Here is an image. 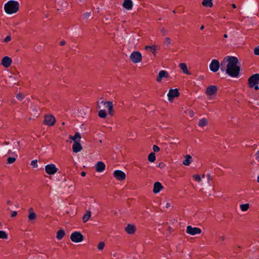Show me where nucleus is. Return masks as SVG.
<instances>
[{"label": "nucleus", "mask_w": 259, "mask_h": 259, "mask_svg": "<svg viewBox=\"0 0 259 259\" xmlns=\"http://www.w3.org/2000/svg\"><path fill=\"white\" fill-rule=\"evenodd\" d=\"M221 70L231 77H237L240 71V63L237 57L226 56L221 63Z\"/></svg>", "instance_id": "1"}, {"label": "nucleus", "mask_w": 259, "mask_h": 259, "mask_svg": "<svg viewBox=\"0 0 259 259\" xmlns=\"http://www.w3.org/2000/svg\"><path fill=\"white\" fill-rule=\"evenodd\" d=\"M19 8V4L18 2L15 1H9L4 5V10L8 14H13L16 13Z\"/></svg>", "instance_id": "2"}, {"label": "nucleus", "mask_w": 259, "mask_h": 259, "mask_svg": "<svg viewBox=\"0 0 259 259\" xmlns=\"http://www.w3.org/2000/svg\"><path fill=\"white\" fill-rule=\"evenodd\" d=\"M69 139L74 141L72 146L73 151L75 153L79 152L82 149V146L80 143L81 139L80 134L77 132L74 136H69Z\"/></svg>", "instance_id": "3"}, {"label": "nucleus", "mask_w": 259, "mask_h": 259, "mask_svg": "<svg viewBox=\"0 0 259 259\" xmlns=\"http://www.w3.org/2000/svg\"><path fill=\"white\" fill-rule=\"evenodd\" d=\"M249 88H254L255 90H259V74L255 73L249 77L248 79Z\"/></svg>", "instance_id": "4"}, {"label": "nucleus", "mask_w": 259, "mask_h": 259, "mask_svg": "<svg viewBox=\"0 0 259 259\" xmlns=\"http://www.w3.org/2000/svg\"><path fill=\"white\" fill-rule=\"evenodd\" d=\"M113 103L111 101H101L98 102L97 107L100 109L102 107L106 108L109 115L112 116L113 115Z\"/></svg>", "instance_id": "5"}, {"label": "nucleus", "mask_w": 259, "mask_h": 259, "mask_svg": "<svg viewBox=\"0 0 259 259\" xmlns=\"http://www.w3.org/2000/svg\"><path fill=\"white\" fill-rule=\"evenodd\" d=\"M217 91L218 88L217 86L211 85L206 88L205 93L209 100H212L215 98Z\"/></svg>", "instance_id": "6"}, {"label": "nucleus", "mask_w": 259, "mask_h": 259, "mask_svg": "<svg viewBox=\"0 0 259 259\" xmlns=\"http://www.w3.org/2000/svg\"><path fill=\"white\" fill-rule=\"evenodd\" d=\"M70 239L74 243H79L83 240V236L80 232L75 231L71 233Z\"/></svg>", "instance_id": "7"}, {"label": "nucleus", "mask_w": 259, "mask_h": 259, "mask_svg": "<svg viewBox=\"0 0 259 259\" xmlns=\"http://www.w3.org/2000/svg\"><path fill=\"white\" fill-rule=\"evenodd\" d=\"M130 59L134 63H139L142 59V54L138 51L133 52L130 55Z\"/></svg>", "instance_id": "8"}, {"label": "nucleus", "mask_w": 259, "mask_h": 259, "mask_svg": "<svg viewBox=\"0 0 259 259\" xmlns=\"http://www.w3.org/2000/svg\"><path fill=\"white\" fill-rule=\"evenodd\" d=\"M46 172L50 175H54L58 171V169L54 164H48L45 167Z\"/></svg>", "instance_id": "9"}, {"label": "nucleus", "mask_w": 259, "mask_h": 259, "mask_svg": "<svg viewBox=\"0 0 259 259\" xmlns=\"http://www.w3.org/2000/svg\"><path fill=\"white\" fill-rule=\"evenodd\" d=\"M186 232L187 234L194 236L200 234L202 231L198 227H192L191 226L189 225L186 227Z\"/></svg>", "instance_id": "10"}, {"label": "nucleus", "mask_w": 259, "mask_h": 259, "mask_svg": "<svg viewBox=\"0 0 259 259\" xmlns=\"http://www.w3.org/2000/svg\"><path fill=\"white\" fill-rule=\"evenodd\" d=\"M55 122L56 118L53 115L49 114L45 116L44 123L45 125L52 126L55 124Z\"/></svg>", "instance_id": "11"}, {"label": "nucleus", "mask_w": 259, "mask_h": 259, "mask_svg": "<svg viewBox=\"0 0 259 259\" xmlns=\"http://www.w3.org/2000/svg\"><path fill=\"white\" fill-rule=\"evenodd\" d=\"M221 68V64L218 60L213 59L209 64V69L213 72H217Z\"/></svg>", "instance_id": "12"}, {"label": "nucleus", "mask_w": 259, "mask_h": 259, "mask_svg": "<svg viewBox=\"0 0 259 259\" xmlns=\"http://www.w3.org/2000/svg\"><path fill=\"white\" fill-rule=\"evenodd\" d=\"M179 96V92L177 89H170L167 94L168 99L169 101L172 102L174 98Z\"/></svg>", "instance_id": "13"}, {"label": "nucleus", "mask_w": 259, "mask_h": 259, "mask_svg": "<svg viewBox=\"0 0 259 259\" xmlns=\"http://www.w3.org/2000/svg\"><path fill=\"white\" fill-rule=\"evenodd\" d=\"M113 176L117 180L119 181L124 180L126 178L125 174L120 170H115L114 171Z\"/></svg>", "instance_id": "14"}, {"label": "nucleus", "mask_w": 259, "mask_h": 259, "mask_svg": "<svg viewBox=\"0 0 259 259\" xmlns=\"http://www.w3.org/2000/svg\"><path fill=\"white\" fill-rule=\"evenodd\" d=\"M28 221L30 223H34L36 219V214L33 211V208L31 207L28 209Z\"/></svg>", "instance_id": "15"}, {"label": "nucleus", "mask_w": 259, "mask_h": 259, "mask_svg": "<svg viewBox=\"0 0 259 259\" xmlns=\"http://www.w3.org/2000/svg\"><path fill=\"white\" fill-rule=\"evenodd\" d=\"M12 63V59L8 56H5L2 59L1 64L4 67L8 68L11 65Z\"/></svg>", "instance_id": "16"}, {"label": "nucleus", "mask_w": 259, "mask_h": 259, "mask_svg": "<svg viewBox=\"0 0 259 259\" xmlns=\"http://www.w3.org/2000/svg\"><path fill=\"white\" fill-rule=\"evenodd\" d=\"M159 48V47L155 45L152 46H146L145 47V50L151 52L154 56H156V50Z\"/></svg>", "instance_id": "17"}, {"label": "nucleus", "mask_w": 259, "mask_h": 259, "mask_svg": "<svg viewBox=\"0 0 259 259\" xmlns=\"http://www.w3.org/2000/svg\"><path fill=\"white\" fill-rule=\"evenodd\" d=\"M163 187L161 184L159 182H156L154 184L153 192L154 194L158 193L162 189Z\"/></svg>", "instance_id": "18"}, {"label": "nucleus", "mask_w": 259, "mask_h": 259, "mask_svg": "<svg viewBox=\"0 0 259 259\" xmlns=\"http://www.w3.org/2000/svg\"><path fill=\"white\" fill-rule=\"evenodd\" d=\"M105 164L102 161H99L95 165V168L97 172H101L103 171L105 169Z\"/></svg>", "instance_id": "19"}, {"label": "nucleus", "mask_w": 259, "mask_h": 259, "mask_svg": "<svg viewBox=\"0 0 259 259\" xmlns=\"http://www.w3.org/2000/svg\"><path fill=\"white\" fill-rule=\"evenodd\" d=\"M122 7L127 10H131L133 7V3L132 0H124Z\"/></svg>", "instance_id": "20"}, {"label": "nucleus", "mask_w": 259, "mask_h": 259, "mask_svg": "<svg viewBox=\"0 0 259 259\" xmlns=\"http://www.w3.org/2000/svg\"><path fill=\"white\" fill-rule=\"evenodd\" d=\"M168 77V74L167 71L165 70H161L158 73V75L157 78V81L160 82L163 78H167Z\"/></svg>", "instance_id": "21"}, {"label": "nucleus", "mask_w": 259, "mask_h": 259, "mask_svg": "<svg viewBox=\"0 0 259 259\" xmlns=\"http://www.w3.org/2000/svg\"><path fill=\"white\" fill-rule=\"evenodd\" d=\"M126 232L129 234H133L135 233L136 228L134 225L128 224L125 228Z\"/></svg>", "instance_id": "22"}, {"label": "nucleus", "mask_w": 259, "mask_h": 259, "mask_svg": "<svg viewBox=\"0 0 259 259\" xmlns=\"http://www.w3.org/2000/svg\"><path fill=\"white\" fill-rule=\"evenodd\" d=\"M179 67L182 70V72L186 74L190 75V73L189 72L187 69V66L186 63H181L179 64Z\"/></svg>", "instance_id": "23"}, {"label": "nucleus", "mask_w": 259, "mask_h": 259, "mask_svg": "<svg viewBox=\"0 0 259 259\" xmlns=\"http://www.w3.org/2000/svg\"><path fill=\"white\" fill-rule=\"evenodd\" d=\"M192 157L190 155H186L185 157V159L183 161V164L184 165L188 166L191 163Z\"/></svg>", "instance_id": "24"}, {"label": "nucleus", "mask_w": 259, "mask_h": 259, "mask_svg": "<svg viewBox=\"0 0 259 259\" xmlns=\"http://www.w3.org/2000/svg\"><path fill=\"white\" fill-rule=\"evenodd\" d=\"M65 234V231L63 229H60L57 232L56 238L60 240L64 237Z\"/></svg>", "instance_id": "25"}, {"label": "nucleus", "mask_w": 259, "mask_h": 259, "mask_svg": "<svg viewBox=\"0 0 259 259\" xmlns=\"http://www.w3.org/2000/svg\"><path fill=\"white\" fill-rule=\"evenodd\" d=\"M13 157H9L7 158V163L12 164L14 163L17 158V154L15 152L13 153Z\"/></svg>", "instance_id": "26"}, {"label": "nucleus", "mask_w": 259, "mask_h": 259, "mask_svg": "<svg viewBox=\"0 0 259 259\" xmlns=\"http://www.w3.org/2000/svg\"><path fill=\"white\" fill-rule=\"evenodd\" d=\"M202 5L205 7L211 8L213 6L212 0H203Z\"/></svg>", "instance_id": "27"}, {"label": "nucleus", "mask_w": 259, "mask_h": 259, "mask_svg": "<svg viewBox=\"0 0 259 259\" xmlns=\"http://www.w3.org/2000/svg\"><path fill=\"white\" fill-rule=\"evenodd\" d=\"M207 123L208 121L207 119H206L205 118H202L199 120L198 125L200 127H204L206 126L207 124Z\"/></svg>", "instance_id": "28"}, {"label": "nucleus", "mask_w": 259, "mask_h": 259, "mask_svg": "<svg viewBox=\"0 0 259 259\" xmlns=\"http://www.w3.org/2000/svg\"><path fill=\"white\" fill-rule=\"evenodd\" d=\"M91 211L90 210L87 211L86 213H85L82 218V221L84 223L87 222L91 218Z\"/></svg>", "instance_id": "29"}, {"label": "nucleus", "mask_w": 259, "mask_h": 259, "mask_svg": "<svg viewBox=\"0 0 259 259\" xmlns=\"http://www.w3.org/2000/svg\"><path fill=\"white\" fill-rule=\"evenodd\" d=\"M240 208L242 211H246L249 208L248 203L242 204L240 205Z\"/></svg>", "instance_id": "30"}, {"label": "nucleus", "mask_w": 259, "mask_h": 259, "mask_svg": "<svg viewBox=\"0 0 259 259\" xmlns=\"http://www.w3.org/2000/svg\"><path fill=\"white\" fill-rule=\"evenodd\" d=\"M98 115L100 117L105 118L107 116L105 109H101L99 111Z\"/></svg>", "instance_id": "31"}, {"label": "nucleus", "mask_w": 259, "mask_h": 259, "mask_svg": "<svg viewBox=\"0 0 259 259\" xmlns=\"http://www.w3.org/2000/svg\"><path fill=\"white\" fill-rule=\"evenodd\" d=\"M148 159L150 162H153L156 159L155 153L154 152L150 153L148 155Z\"/></svg>", "instance_id": "32"}, {"label": "nucleus", "mask_w": 259, "mask_h": 259, "mask_svg": "<svg viewBox=\"0 0 259 259\" xmlns=\"http://www.w3.org/2000/svg\"><path fill=\"white\" fill-rule=\"evenodd\" d=\"M8 235L6 231L0 230V239H7Z\"/></svg>", "instance_id": "33"}, {"label": "nucleus", "mask_w": 259, "mask_h": 259, "mask_svg": "<svg viewBox=\"0 0 259 259\" xmlns=\"http://www.w3.org/2000/svg\"><path fill=\"white\" fill-rule=\"evenodd\" d=\"M193 177L194 180L197 182H200L201 181V177L197 174L194 175Z\"/></svg>", "instance_id": "34"}, {"label": "nucleus", "mask_w": 259, "mask_h": 259, "mask_svg": "<svg viewBox=\"0 0 259 259\" xmlns=\"http://www.w3.org/2000/svg\"><path fill=\"white\" fill-rule=\"evenodd\" d=\"M105 247V243L104 242H101L99 243L98 245V249L99 250H102L104 249Z\"/></svg>", "instance_id": "35"}, {"label": "nucleus", "mask_w": 259, "mask_h": 259, "mask_svg": "<svg viewBox=\"0 0 259 259\" xmlns=\"http://www.w3.org/2000/svg\"><path fill=\"white\" fill-rule=\"evenodd\" d=\"M16 98L18 100L22 101L24 99V96L22 93H18L16 95Z\"/></svg>", "instance_id": "36"}, {"label": "nucleus", "mask_w": 259, "mask_h": 259, "mask_svg": "<svg viewBox=\"0 0 259 259\" xmlns=\"http://www.w3.org/2000/svg\"><path fill=\"white\" fill-rule=\"evenodd\" d=\"M185 112L188 114L191 117H193L194 115V113L191 109H188L185 111Z\"/></svg>", "instance_id": "37"}, {"label": "nucleus", "mask_w": 259, "mask_h": 259, "mask_svg": "<svg viewBox=\"0 0 259 259\" xmlns=\"http://www.w3.org/2000/svg\"><path fill=\"white\" fill-rule=\"evenodd\" d=\"M91 16L90 12H85L83 14L82 18L83 19H87Z\"/></svg>", "instance_id": "38"}, {"label": "nucleus", "mask_w": 259, "mask_h": 259, "mask_svg": "<svg viewBox=\"0 0 259 259\" xmlns=\"http://www.w3.org/2000/svg\"><path fill=\"white\" fill-rule=\"evenodd\" d=\"M171 43V39L169 37H166L164 40V44L167 46Z\"/></svg>", "instance_id": "39"}, {"label": "nucleus", "mask_w": 259, "mask_h": 259, "mask_svg": "<svg viewBox=\"0 0 259 259\" xmlns=\"http://www.w3.org/2000/svg\"><path fill=\"white\" fill-rule=\"evenodd\" d=\"M253 52L255 55L259 56V46L254 48Z\"/></svg>", "instance_id": "40"}, {"label": "nucleus", "mask_w": 259, "mask_h": 259, "mask_svg": "<svg viewBox=\"0 0 259 259\" xmlns=\"http://www.w3.org/2000/svg\"><path fill=\"white\" fill-rule=\"evenodd\" d=\"M31 165L33 167H37V161L36 160H33L31 162Z\"/></svg>", "instance_id": "41"}, {"label": "nucleus", "mask_w": 259, "mask_h": 259, "mask_svg": "<svg viewBox=\"0 0 259 259\" xmlns=\"http://www.w3.org/2000/svg\"><path fill=\"white\" fill-rule=\"evenodd\" d=\"M153 150L154 151V152H157L158 151H160V148L158 146H157V145H153Z\"/></svg>", "instance_id": "42"}, {"label": "nucleus", "mask_w": 259, "mask_h": 259, "mask_svg": "<svg viewBox=\"0 0 259 259\" xmlns=\"http://www.w3.org/2000/svg\"><path fill=\"white\" fill-rule=\"evenodd\" d=\"M11 39V37L10 35L7 36L4 40V41L5 42H7L9 41H10Z\"/></svg>", "instance_id": "43"}, {"label": "nucleus", "mask_w": 259, "mask_h": 259, "mask_svg": "<svg viewBox=\"0 0 259 259\" xmlns=\"http://www.w3.org/2000/svg\"><path fill=\"white\" fill-rule=\"evenodd\" d=\"M255 159L259 162V149L255 153Z\"/></svg>", "instance_id": "44"}, {"label": "nucleus", "mask_w": 259, "mask_h": 259, "mask_svg": "<svg viewBox=\"0 0 259 259\" xmlns=\"http://www.w3.org/2000/svg\"><path fill=\"white\" fill-rule=\"evenodd\" d=\"M161 32L163 35H166L167 34V31L164 28H162L161 29Z\"/></svg>", "instance_id": "45"}, {"label": "nucleus", "mask_w": 259, "mask_h": 259, "mask_svg": "<svg viewBox=\"0 0 259 259\" xmlns=\"http://www.w3.org/2000/svg\"><path fill=\"white\" fill-rule=\"evenodd\" d=\"M17 212L16 211H14L12 213L11 217H16L17 215Z\"/></svg>", "instance_id": "46"}, {"label": "nucleus", "mask_w": 259, "mask_h": 259, "mask_svg": "<svg viewBox=\"0 0 259 259\" xmlns=\"http://www.w3.org/2000/svg\"><path fill=\"white\" fill-rule=\"evenodd\" d=\"M65 43L66 42H65V41L64 40H62L60 42V44L61 46H64L65 44Z\"/></svg>", "instance_id": "47"}, {"label": "nucleus", "mask_w": 259, "mask_h": 259, "mask_svg": "<svg viewBox=\"0 0 259 259\" xmlns=\"http://www.w3.org/2000/svg\"><path fill=\"white\" fill-rule=\"evenodd\" d=\"M80 175L82 177H84L86 175V173L84 171H82Z\"/></svg>", "instance_id": "48"}, {"label": "nucleus", "mask_w": 259, "mask_h": 259, "mask_svg": "<svg viewBox=\"0 0 259 259\" xmlns=\"http://www.w3.org/2000/svg\"><path fill=\"white\" fill-rule=\"evenodd\" d=\"M232 7H233V8L234 9H236V5L234 4H232Z\"/></svg>", "instance_id": "49"}, {"label": "nucleus", "mask_w": 259, "mask_h": 259, "mask_svg": "<svg viewBox=\"0 0 259 259\" xmlns=\"http://www.w3.org/2000/svg\"><path fill=\"white\" fill-rule=\"evenodd\" d=\"M7 204H9V205H11V202L10 200H8L7 202Z\"/></svg>", "instance_id": "50"}, {"label": "nucleus", "mask_w": 259, "mask_h": 259, "mask_svg": "<svg viewBox=\"0 0 259 259\" xmlns=\"http://www.w3.org/2000/svg\"><path fill=\"white\" fill-rule=\"evenodd\" d=\"M169 207H170V204L168 203H167L166 205V208H168Z\"/></svg>", "instance_id": "51"}, {"label": "nucleus", "mask_w": 259, "mask_h": 259, "mask_svg": "<svg viewBox=\"0 0 259 259\" xmlns=\"http://www.w3.org/2000/svg\"><path fill=\"white\" fill-rule=\"evenodd\" d=\"M224 37L225 38H227V37H228V35H227V34H225L224 35Z\"/></svg>", "instance_id": "52"}, {"label": "nucleus", "mask_w": 259, "mask_h": 259, "mask_svg": "<svg viewBox=\"0 0 259 259\" xmlns=\"http://www.w3.org/2000/svg\"><path fill=\"white\" fill-rule=\"evenodd\" d=\"M257 182L259 183V175L257 177Z\"/></svg>", "instance_id": "53"}, {"label": "nucleus", "mask_w": 259, "mask_h": 259, "mask_svg": "<svg viewBox=\"0 0 259 259\" xmlns=\"http://www.w3.org/2000/svg\"><path fill=\"white\" fill-rule=\"evenodd\" d=\"M204 28V26L203 25H202L200 27V29L201 30H202Z\"/></svg>", "instance_id": "54"}, {"label": "nucleus", "mask_w": 259, "mask_h": 259, "mask_svg": "<svg viewBox=\"0 0 259 259\" xmlns=\"http://www.w3.org/2000/svg\"><path fill=\"white\" fill-rule=\"evenodd\" d=\"M18 146H20V142H17Z\"/></svg>", "instance_id": "55"}, {"label": "nucleus", "mask_w": 259, "mask_h": 259, "mask_svg": "<svg viewBox=\"0 0 259 259\" xmlns=\"http://www.w3.org/2000/svg\"><path fill=\"white\" fill-rule=\"evenodd\" d=\"M204 177H205V175L204 174L202 175L201 178H204Z\"/></svg>", "instance_id": "56"}, {"label": "nucleus", "mask_w": 259, "mask_h": 259, "mask_svg": "<svg viewBox=\"0 0 259 259\" xmlns=\"http://www.w3.org/2000/svg\"><path fill=\"white\" fill-rule=\"evenodd\" d=\"M2 223H1V222H0V228H1V227H2Z\"/></svg>", "instance_id": "57"}, {"label": "nucleus", "mask_w": 259, "mask_h": 259, "mask_svg": "<svg viewBox=\"0 0 259 259\" xmlns=\"http://www.w3.org/2000/svg\"><path fill=\"white\" fill-rule=\"evenodd\" d=\"M207 177H208V179H209V178H210V175H208L207 176Z\"/></svg>", "instance_id": "58"}, {"label": "nucleus", "mask_w": 259, "mask_h": 259, "mask_svg": "<svg viewBox=\"0 0 259 259\" xmlns=\"http://www.w3.org/2000/svg\"><path fill=\"white\" fill-rule=\"evenodd\" d=\"M10 152H11V151H8V153H10Z\"/></svg>", "instance_id": "59"}]
</instances>
